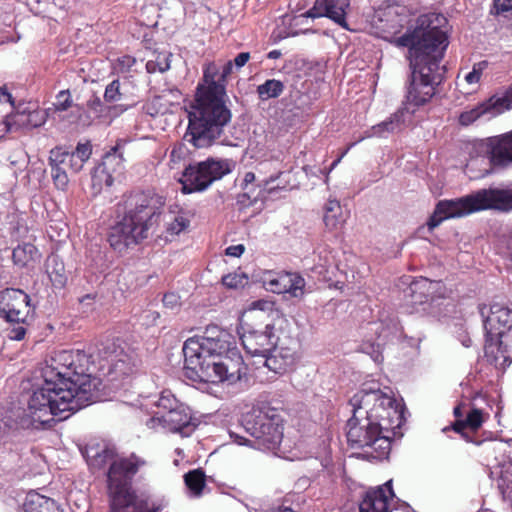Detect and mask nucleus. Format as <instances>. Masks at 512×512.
Instances as JSON below:
<instances>
[{"instance_id":"f257e3e1","label":"nucleus","mask_w":512,"mask_h":512,"mask_svg":"<svg viewBox=\"0 0 512 512\" xmlns=\"http://www.w3.org/2000/svg\"><path fill=\"white\" fill-rule=\"evenodd\" d=\"M447 23L442 14H424L417 18L412 30L408 29L395 39L398 47L408 48L410 75L405 100L387 120L365 131L363 138H384L400 131L405 123V114L415 113L435 95L436 87L442 83L446 72V67L440 63L449 45Z\"/></svg>"},{"instance_id":"f03ea898","label":"nucleus","mask_w":512,"mask_h":512,"mask_svg":"<svg viewBox=\"0 0 512 512\" xmlns=\"http://www.w3.org/2000/svg\"><path fill=\"white\" fill-rule=\"evenodd\" d=\"M92 355L82 350L59 351L42 368L43 384L28 399L30 424L51 426L101 399L102 381L91 375Z\"/></svg>"},{"instance_id":"7ed1b4c3","label":"nucleus","mask_w":512,"mask_h":512,"mask_svg":"<svg viewBox=\"0 0 512 512\" xmlns=\"http://www.w3.org/2000/svg\"><path fill=\"white\" fill-rule=\"evenodd\" d=\"M182 350L183 375L193 382L233 384L245 374L234 337L218 326L207 327L201 337L187 339Z\"/></svg>"},{"instance_id":"20e7f679","label":"nucleus","mask_w":512,"mask_h":512,"mask_svg":"<svg viewBox=\"0 0 512 512\" xmlns=\"http://www.w3.org/2000/svg\"><path fill=\"white\" fill-rule=\"evenodd\" d=\"M164 205L165 200L162 196L149 191H135L124 195L116 210L117 217L122 218L108 233L110 246L118 253H124L147 239L150 231L154 233L161 221L171 236L184 231L189 225V220L171 213L162 214L161 209Z\"/></svg>"},{"instance_id":"39448f33","label":"nucleus","mask_w":512,"mask_h":512,"mask_svg":"<svg viewBox=\"0 0 512 512\" xmlns=\"http://www.w3.org/2000/svg\"><path fill=\"white\" fill-rule=\"evenodd\" d=\"M83 454L93 469L110 464L107 471L109 512H160L165 507L162 500H154L147 493L133 489L134 476L146 465L143 458L135 453L116 458L115 450L106 445H88Z\"/></svg>"},{"instance_id":"423d86ee","label":"nucleus","mask_w":512,"mask_h":512,"mask_svg":"<svg viewBox=\"0 0 512 512\" xmlns=\"http://www.w3.org/2000/svg\"><path fill=\"white\" fill-rule=\"evenodd\" d=\"M220 72L214 63L204 70L203 84H198L195 104L189 111V123L184 140L195 148H206L216 140L230 143L225 127L231 122L232 113L227 107L225 84L219 80Z\"/></svg>"},{"instance_id":"0eeeda50","label":"nucleus","mask_w":512,"mask_h":512,"mask_svg":"<svg viewBox=\"0 0 512 512\" xmlns=\"http://www.w3.org/2000/svg\"><path fill=\"white\" fill-rule=\"evenodd\" d=\"M487 209L505 212L512 210V188L480 189L456 200L439 201L427 221V226L429 230H433L445 219L462 217Z\"/></svg>"},{"instance_id":"6e6552de","label":"nucleus","mask_w":512,"mask_h":512,"mask_svg":"<svg viewBox=\"0 0 512 512\" xmlns=\"http://www.w3.org/2000/svg\"><path fill=\"white\" fill-rule=\"evenodd\" d=\"M352 416L347 421V441L354 449H366L363 458L383 460L389 457L394 438L372 420L361 407L351 406Z\"/></svg>"},{"instance_id":"1a4fd4ad","label":"nucleus","mask_w":512,"mask_h":512,"mask_svg":"<svg viewBox=\"0 0 512 512\" xmlns=\"http://www.w3.org/2000/svg\"><path fill=\"white\" fill-rule=\"evenodd\" d=\"M351 406L361 407L386 433L396 436L403 422L402 409L396 399L381 390L380 383L366 382L349 400Z\"/></svg>"},{"instance_id":"9d476101","label":"nucleus","mask_w":512,"mask_h":512,"mask_svg":"<svg viewBox=\"0 0 512 512\" xmlns=\"http://www.w3.org/2000/svg\"><path fill=\"white\" fill-rule=\"evenodd\" d=\"M242 426L259 446L276 448L283 438V418L278 409L262 402L242 417Z\"/></svg>"},{"instance_id":"9b49d317","label":"nucleus","mask_w":512,"mask_h":512,"mask_svg":"<svg viewBox=\"0 0 512 512\" xmlns=\"http://www.w3.org/2000/svg\"><path fill=\"white\" fill-rule=\"evenodd\" d=\"M30 311V297L24 291L6 288L0 292V316L9 323L5 329L9 339H24L29 326Z\"/></svg>"},{"instance_id":"f8f14e48","label":"nucleus","mask_w":512,"mask_h":512,"mask_svg":"<svg viewBox=\"0 0 512 512\" xmlns=\"http://www.w3.org/2000/svg\"><path fill=\"white\" fill-rule=\"evenodd\" d=\"M230 165L227 160L208 158L196 165L185 168L179 179L184 193H193L207 189L214 181L221 179L230 173Z\"/></svg>"},{"instance_id":"ddd939ff","label":"nucleus","mask_w":512,"mask_h":512,"mask_svg":"<svg viewBox=\"0 0 512 512\" xmlns=\"http://www.w3.org/2000/svg\"><path fill=\"white\" fill-rule=\"evenodd\" d=\"M240 340L246 352L252 356H259L265 360L271 350L275 348L277 335L272 324L253 323L242 321L238 331Z\"/></svg>"},{"instance_id":"4468645a","label":"nucleus","mask_w":512,"mask_h":512,"mask_svg":"<svg viewBox=\"0 0 512 512\" xmlns=\"http://www.w3.org/2000/svg\"><path fill=\"white\" fill-rule=\"evenodd\" d=\"M479 310L484 318L486 338H503L512 329V310L508 307L493 303L489 307L481 305Z\"/></svg>"},{"instance_id":"2eb2a0df","label":"nucleus","mask_w":512,"mask_h":512,"mask_svg":"<svg viewBox=\"0 0 512 512\" xmlns=\"http://www.w3.org/2000/svg\"><path fill=\"white\" fill-rule=\"evenodd\" d=\"M483 146L493 167L505 168L512 164V131L488 138Z\"/></svg>"},{"instance_id":"dca6fc26","label":"nucleus","mask_w":512,"mask_h":512,"mask_svg":"<svg viewBox=\"0 0 512 512\" xmlns=\"http://www.w3.org/2000/svg\"><path fill=\"white\" fill-rule=\"evenodd\" d=\"M346 0H315L314 5L303 16L308 18L327 17L344 29H349L346 21Z\"/></svg>"},{"instance_id":"f3484780","label":"nucleus","mask_w":512,"mask_h":512,"mask_svg":"<svg viewBox=\"0 0 512 512\" xmlns=\"http://www.w3.org/2000/svg\"><path fill=\"white\" fill-rule=\"evenodd\" d=\"M45 122L46 115L43 111L29 110L27 107L19 105L15 111L6 116L3 131L10 132L22 128L33 129L42 126Z\"/></svg>"},{"instance_id":"a211bd4d","label":"nucleus","mask_w":512,"mask_h":512,"mask_svg":"<svg viewBox=\"0 0 512 512\" xmlns=\"http://www.w3.org/2000/svg\"><path fill=\"white\" fill-rule=\"evenodd\" d=\"M297 341L290 339L286 345L279 337L276 339L275 348L267 355L264 365L270 370L280 373L291 367L295 361Z\"/></svg>"},{"instance_id":"6ab92c4d","label":"nucleus","mask_w":512,"mask_h":512,"mask_svg":"<svg viewBox=\"0 0 512 512\" xmlns=\"http://www.w3.org/2000/svg\"><path fill=\"white\" fill-rule=\"evenodd\" d=\"M157 414L159 415L157 417L159 422L171 432H178L183 436H188L195 429L190 410L183 403L179 404L171 411L158 412Z\"/></svg>"},{"instance_id":"aec40b11","label":"nucleus","mask_w":512,"mask_h":512,"mask_svg":"<svg viewBox=\"0 0 512 512\" xmlns=\"http://www.w3.org/2000/svg\"><path fill=\"white\" fill-rule=\"evenodd\" d=\"M92 154L90 142L78 143L74 151H69L62 146L51 149V160L55 163H62L65 159L70 160L72 173H78L84 166V163Z\"/></svg>"},{"instance_id":"412c9836","label":"nucleus","mask_w":512,"mask_h":512,"mask_svg":"<svg viewBox=\"0 0 512 512\" xmlns=\"http://www.w3.org/2000/svg\"><path fill=\"white\" fill-rule=\"evenodd\" d=\"M485 357L488 362L494 364L496 368L504 370L512 362V355L508 351V347L504 344L502 338L494 340L487 337L484 346Z\"/></svg>"},{"instance_id":"4be33fe9","label":"nucleus","mask_w":512,"mask_h":512,"mask_svg":"<svg viewBox=\"0 0 512 512\" xmlns=\"http://www.w3.org/2000/svg\"><path fill=\"white\" fill-rule=\"evenodd\" d=\"M117 357L108 363L107 377L111 382L125 379L133 373L135 362L133 357L124 351H118Z\"/></svg>"},{"instance_id":"5701e85b","label":"nucleus","mask_w":512,"mask_h":512,"mask_svg":"<svg viewBox=\"0 0 512 512\" xmlns=\"http://www.w3.org/2000/svg\"><path fill=\"white\" fill-rule=\"evenodd\" d=\"M359 512H390L384 489L378 487L365 492L359 504Z\"/></svg>"},{"instance_id":"b1692460","label":"nucleus","mask_w":512,"mask_h":512,"mask_svg":"<svg viewBox=\"0 0 512 512\" xmlns=\"http://www.w3.org/2000/svg\"><path fill=\"white\" fill-rule=\"evenodd\" d=\"M120 148L121 144L118 142L105 153L102 162L98 165V174H103V171L108 172L111 176L122 174L124 158Z\"/></svg>"},{"instance_id":"393cba45","label":"nucleus","mask_w":512,"mask_h":512,"mask_svg":"<svg viewBox=\"0 0 512 512\" xmlns=\"http://www.w3.org/2000/svg\"><path fill=\"white\" fill-rule=\"evenodd\" d=\"M25 512H62L59 505L51 498L30 492L23 504Z\"/></svg>"},{"instance_id":"a878e982","label":"nucleus","mask_w":512,"mask_h":512,"mask_svg":"<svg viewBox=\"0 0 512 512\" xmlns=\"http://www.w3.org/2000/svg\"><path fill=\"white\" fill-rule=\"evenodd\" d=\"M46 272L57 289H62L67 283V275L64 262L57 255H50L46 260Z\"/></svg>"},{"instance_id":"bb28decb","label":"nucleus","mask_w":512,"mask_h":512,"mask_svg":"<svg viewBox=\"0 0 512 512\" xmlns=\"http://www.w3.org/2000/svg\"><path fill=\"white\" fill-rule=\"evenodd\" d=\"M430 286L428 279L415 280L405 290V298L413 305L426 303L431 295Z\"/></svg>"},{"instance_id":"cd10ccee","label":"nucleus","mask_w":512,"mask_h":512,"mask_svg":"<svg viewBox=\"0 0 512 512\" xmlns=\"http://www.w3.org/2000/svg\"><path fill=\"white\" fill-rule=\"evenodd\" d=\"M133 105L134 104L109 105V103L105 102V99L102 101L95 93H93L87 101L89 111L93 112L97 117H103L106 114H113L116 116L119 113H123Z\"/></svg>"},{"instance_id":"c85d7f7f","label":"nucleus","mask_w":512,"mask_h":512,"mask_svg":"<svg viewBox=\"0 0 512 512\" xmlns=\"http://www.w3.org/2000/svg\"><path fill=\"white\" fill-rule=\"evenodd\" d=\"M488 114L499 115L512 106V87L503 92H498L484 101Z\"/></svg>"},{"instance_id":"c756f323","label":"nucleus","mask_w":512,"mask_h":512,"mask_svg":"<svg viewBox=\"0 0 512 512\" xmlns=\"http://www.w3.org/2000/svg\"><path fill=\"white\" fill-rule=\"evenodd\" d=\"M285 89L282 81L277 79H268L257 87V94L261 101H267L271 98L279 97Z\"/></svg>"},{"instance_id":"7c9ffc66","label":"nucleus","mask_w":512,"mask_h":512,"mask_svg":"<svg viewBox=\"0 0 512 512\" xmlns=\"http://www.w3.org/2000/svg\"><path fill=\"white\" fill-rule=\"evenodd\" d=\"M37 254L38 250L35 245L31 243H24L13 249L12 259L16 265L24 267L30 261L35 260Z\"/></svg>"},{"instance_id":"2f4dec72","label":"nucleus","mask_w":512,"mask_h":512,"mask_svg":"<svg viewBox=\"0 0 512 512\" xmlns=\"http://www.w3.org/2000/svg\"><path fill=\"white\" fill-rule=\"evenodd\" d=\"M341 215V206L339 201L330 199L324 206L323 221L326 227L330 230L336 229L340 223L339 216Z\"/></svg>"},{"instance_id":"473e14b6","label":"nucleus","mask_w":512,"mask_h":512,"mask_svg":"<svg viewBox=\"0 0 512 512\" xmlns=\"http://www.w3.org/2000/svg\"><path fill=\"white\" fill-rule=\"evenodd\" d=\"M184 481L195 495H200L205 486V474L202 470L195 469L184 475Z\"/></svg>"},{"instance_id":"72a5a7b5","label":"nucleus","mask_w":512,"mask_h":512,"mask_svg":"<svg viewBox=\"0 0 512 512\" xmlns=\"http://www.w3.org/2000/svg\"><path fill=\"white\" fill-rule=\"evenodd\" d=\"M288 281L289 285H285V292L293 297H301L304 294L305 280L300 275L288 273L280 277V281Z\"/></svg>"},{"instance_id":"f704fd0d","label":"nucleus","mask_w":512,"mask_h":512,"mask_svg":"<svg viewBox=\"0 0 512 512\" xmlns=\"http://www.w3.org/2000/svg\"><path fill=\"white\" fill-rule=\"evenodd\" d=\"M97 350L99 357L102 360L107 361V363H109L110 361L113 360V358L118 356V351H124V349L113 340L101 342L97 347Z\"/></svg>"},{"instance_id":"c9c22d12","label":"nucleus","mask_w":512,"mask_h":512,"mask_svg":"<svg viewBox=\"0 0 512 512\" xmlns=\"http://www.w3.org/2000/svg\"><path fill=\"white\" fill-rule=\"evenodd\" d=\"M49 165L51 167L54 184L57 188L64 190L69 182L67 171L61 166V163H55L51 160V152L49 153Z\"/></svg>"},{"instance_id":"e433bc0d","label":"nucleus","mask_w":512,"mask_h":512,"mask_svg":"<svg viewBox=\"0 0 512 512\" xmlns=\"http://www.w3.org/2000/svg\"><path fill=\"white\" fill-rule=\"evenodd\" d=\"M103 97L105 102L109 103V105H114V103L123 101L125 96L122 92L121 82L118 79H115L109 83L105 88Z\"/></svg>"},{"instance_id":"4c0bfd02","label":"nucleus","mask_w":512,"mask_h":512,"mask_svg":"<svg viewBox=\"0 0 512 512\" xmlns=\"http://www.w3.org/2000/svg\"><path fill=\"white\" fill-rule=\"evenodd\" d=\"M170 54L158 53L155 59H151L146 63V70L148 73L165 72L170 69Z\"/></svg>"},{"instance_id":"58836bf2","label":"nucleus","mask_w":512,"mask_h":512,"mask_svg":"<svg viewBox=\"0 0 512 512\" xmlns=\"http://www.w3.org/2000/svg\"><path fill=\"white\" fill-rule=\"evenodd\" d=\"M484 114H488V112L484 102H482L475 108L462 112L459 116V122L461 125L468 126Z\"/></svg>"},{"instance_id":"ea45409f","label":"nucleus","mask_w":512,"mask_h":512,"mask_svg":"<svg viewBox=\"0 0 512 512\" xmlns=\"http://www.w3.org/2000/svg\"><path fill=\"white\" fill-rule=\"evenodd\" d=\"M262 192L263 189L259 186L251 185L247 190H244L243 193L238 195L237 201L243 206L252 205L257 202Z\"/></svg>"},{"instance_id":"a19ab883","label":"nucleus","mask_w":512,"mask_h":512,"mask_svg":"<svg viewBox=\"0 0 512 512\" xmlns=\"http://www.w3.org/2000/svg\"><path fill=\"white\" fill-rule=\"evenodd\" d=\"M222 283L224 286L230 289L243 288L248 284V277L244 273H232L223 276Z\"/></svg>"},{"instance_id":"79ce46f5","label":"nucleus","mask_w":512,"mask_h":512,"mask_svg":"<svg viewBox=\"0 0 512 512\" xmlns=\"http://www.w3.org/2000/svg\"><path fill=\"white\" fill-rule=\"evenodd\" d=\"M181 404L170 391H163L157 401V407L161 412L171 411Z\"/></svg>"},{"instance_id":"37998d69","label":"nucleus","mask_w":512,"mask_h":512,"mask_svg":"<svg viewBox=\"0 0 512 512\" xmlns=\"http://www.w3.org/2000/svg\"><path fill=\"white\" fill-rule=\"evenodd\" d=\"M114 182V176H111L108 172L103 171V174H98V166L95 167L92 173V186L94 188H101L103 184L110 187Z\"/></svg>"},{"instance_id":"c03bdc74","label":"nucleus","mask_w":512,"mask_h":512,"mask_svg":"<svg viewBox=\"0 0 512 512\" xmlns=\"http://www.w3.org/2000/svg\"><path fill=\"white\" fill-rule=\"evenodd\" d=\"M464 424L470 428L472 431H476L479 429L483 423L482 411L479 409H472L466 419L464 420Z\"/></svg>"},{"instance_id":"a18cd8bd","label":"nucleus","mask_w":512,"mask_h":512,"mask_svg":"<svg viewBox=\"0 0 512 512\" xmlns=\"http://www.w3.org/2000/svg\"><path fill=\"white\" fill-rule=\"evenodd\" d=\"M56 110L66 111L72 106V99L69 90H62L57 95Z\"/></svg>"},{"instance_id":"49530a36","label":"nucleus","mask_w":512,"mask_h":512,"mask_svg":"<svg viewBox=\"0 0 512 512\" xmlns=\"http://www.w3.org/2000/svg\"><path fill=\"white\" fill-rule=\"evenodd\" d=\"M494 8L496 14L502 15L506 18L512 17V2L509 0H495Z\"/></svg>"},{"instance_id":"de8ad7c7","label":"nucleus","mask_w":512,"mask_h":512,"mask_svg":"<svg viewBox=\"0 0 512 512\" xmlns=\"http://www.w3.org/2000/svg\"><path fill=\"white\" fill-rule=\"evenodd\" d=\"M162 301L164 307L171 311H175L181 306L180 296L174 292L164 294Z\"/></svg>"},{"instance_id":"09e8293b","label":"nucleus","mask_w":512,"mask_h":512,"mask_svg":"<svg viewBox=\"0 0 512 512\" xmlns=\"http://www.w3.org/2000/svg\"><path fill=\"white\" fill-rule=\"evenodd\" d=\"M486 66H487L486 61H482V62L475 64L473 66V70L466 75V77H465L466 82L469 84H474V83L479 82L481 74H482V70Z\"/></svg>"},{"instance_id":"8fccbe9b","label":"nucleus","mask_w":512,"mask_h":512,"mask_svg":"<svg viewBox=\"0 0 512 512\" xmlns=\"http://www.w3.org/2000/svg\"><path fill=\"white\" fill-rule=\"evenodd\" d=\"M245 251V247L242 244L232 245L226 248L225 254L232 257H240Z\"/></svg>"},{"instance_id":"3c124183","label":"nucleus","mask_w":512,"mask_h":512,"mask_svg":"<svg viewBox=\"0 0 512 512\" xmlns=\"http://www.w3.org/2000/svg\"><path fill=\"white\" fill-rule=\"evenodd\" d=\"M232 69H233L232 61H228L227 63L224 64L223 69L219 75L220 82H222L226 85V81H227L226 79L232 73Z\"/></svg>"},{"instance_id":"603ef678","label":"nucleus","mask_w":512,"mask_h":512,"mask_svg":"<svg viewBox=\"0 0 512 512\" xmlns=\"http://www.w3.org/2000/svg\"><path fill=\"white\" fill-rule=\"evenodd\" d=\"M249 59V52H241L235 57L234 64L236 65L237 68H241L248 62Z\"/></svg>"},{"instance_id":"864d4df0","label":"nucleus","mask_w":512,"mask_h":512,"mask_svg":"<svg viewBox=\"0 0 512 512\" xmlns=\"http://www.w3.org/2000/svg\"><path fill=\"white\" fill-rule=\"evenodd\" d=\"M255 181V174L253 172H247L244 176L243 183H242V189L247 190L249 186L254 185Z\"/></svg>"},{"instance_id":"5fc2aeb1","label":"nucleus","mask_w":512,"mask_h":512,"mask_svg":"<svg viewBox=\"0 0 512 512\" xmlns=\"http://www.w3.org/2000/svg\"><path fill=\"white\" fill-rule=\"evenodd\" d=\"M464 420H457L453 425H452V429L456 432V433H459L461 434L463 437H466L465 433H464V430L466 428H468L465 424H464Z\"/></svg>"},{"instance_id":"6e6d98bb","label":"nucleus","mask_w":512,"mask_h":512,"mask_svg":"<svg viewBox=\"0 0 512 512\" xmlns=\"http://www.w3.org/2000/svg\"><path fill=\"white\" fill-rule=\"evenodd\" d=\"M230 436L235 439V441L240 445H249L250 441L242 436H239L233 432L230 433Z\"/></svg>"},{"instance_id":"4d7b16f0","label":"nucleus","mask_w":512,"mask_h":512,"mask_svg":"<svg viewBox=\"0 0 512 512\" xmlns=\"http://www.w3.org/2000/svg\"><path fill=\"white\" fill-rule=\"evenodd\" d=\"M144 110H145V112H146L147 114H149V115H151V116H155V115L158 113V111H157V110H155V109L152 107V105H150V104L145 105V106H144Z\"/></svg>"},{"instance_id":"13d9d810","label":"nucleus","mask_w":512,"mask_h":512,"mask_svg":"<svg viewBox=\"0 0 512 512\" xmlns=\"http://www.w3.org/2000/svg\"><path fill=\"white\" fill-rule=\"evenodd\" d=\"M267 57L269 59H278L281 57V51L280 50H272L268 53Z\"/></svg>"},{"instance_id":"bf43d9fd","label":"nucleus","mask_w":512,"mask_h":512,"mask_svg":"<svg viewBox=\"0 0 512 512\" xmlns=\"http://www.w3.org/2000/svg\"><path fill=\"white\" fill-rule=\"evenodd\" d=\"M6 101L9 102L11 104V106L14 108V111L16 110V106H15V99L13 98V96L11 95V93H6Z\"/></svg>"},{"instance_id":"052dcab7","label":"nucleus","mask_w":512,"mask_h":512,"mask_svg":"<svg viewBox=\"0 0 512 512\" xmlns=\"http://www.w3.org/2000/svg\"><path fill=\"white\" fill-rule=\"evenodd\" d=\"M280 282V279L279 280H276V281H272L271 284L274 285V284H278ZM282 283V289L279 290L278 292L281 293V292H285V285H289V282L286 280V281H281Z\"/></svg>"},{"instance_id":"680f3d73","label":"nucleus","mask_w":512,"mask_h":512,"mask_svg":"<svg viewBox=\"0 0 512 512\" xmlns=\"http://www.w3.org/2000/svg\"><path fill=\"white\" fill-rule=\"evenodd\" d=\"M61 166H62V167H64L66 170L68 169V170L72 173V166H71V162H70V160L65 159V160L61 163Z\"/></svg>"},{"instance_id":"e2e57ef3","label":"nucleus","mask_w":512,"mask_h":512,"mask_svg":"<svg viewBox=\"0 0 512 512\" xmlns=\"http://www.w3.org/2000/svg\"><path fill=\"white\" fill-rule=\"evenodd\" d=\"M455 417L459 418L462 416V409H461V406L458 405L454 408V411H453Z\"/></svg>"},{"instance_id":"0e129e2a","label":"nucleus","mask_w":512,"mask_h":512,"mask_svg":"<svg viewBox=\"0 0 512 512\" xmlns=\"http://www.w3.org/2000/svg\"><path fill=\"white\" fill-rule=\"evenodd\" d=\"M385 486L387 487L390 495L393 497L394 496V492H393V489H392V480H389L388 482H386Z\"/></svg>"},{"instance_id":"69168bd1","label":"nucleus","mask_w":512,"mask_h":512,"mask_svg":"<svg viewBox=\"0 0 512 512\" xmlns=\"http://www.w3.org/2000/svg\"><path fill=\"white\" fill-rule=\"evenodd\" d=\"M6 93H8L5 86L0 87V96H6Z\"/></svg>"},{"instance_id":"338daca9","label":"nucleus","mask_w":512,"mask_h":512,"mask_svg":"<svg viewBox=\"0 0 512 512\" xmlns=\"http://www.w3.org/2000/svg\"><path fill=\"white\" fill-rule=\"evenodd\" d=\"M127 61H128V66H131L133 63H135V59H133L131 57H127Z\"/></svg>"},{"instance_id":"774afa93","label":"nucleus","mask_w":512,"mask_h":512,"mask_svg":"<svg viewBox=\"0 0 512 512\" xmlns=\"http://www.w3.org/2000/svg\"><path fill=\"white\" fill-rule=\"evenodd\" d=\"M278 512H294V511L291 510V509L286 508V509L280 510Z\"/></svg>"}]
</instances>
